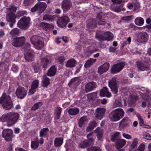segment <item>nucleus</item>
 <instances>
[{
  "mask_svg": "<svg viewBox=\"0 0 151 151\" xmlns=\"http://www.w3.org/2000/svg\"><path fill=\"white\" fill-rule=\"evenodd\" d=\"M17 10V7L13 6L7 8V11L9 13L6 14V21L10 23L9 26L11 28L13 27L16 22L15 19L17 16L15 13Z\"/></svg>",
  "mask_w": 151,
  "mask_h": 151,
  "instance_id": "f03ea898",
  "label": "nucleus"
},
{
  "mask_svg": "<svg viewBox=\"0 0 151 151\" xmlns=\"http://www.w3.org/2000/svg\"><path fill=\"white\" fill-rule=\"evenodd\" d=\"M26 39L24 37L14 38L12 41V45L16 47H21L25 43Z\"/></svg>",
  "mask_w": 151,
  "mask_h": 151,
  "instance_id": "9b49d317",
  "label": "nucleus"
},
{
  "mask_svg": "<svg viewBox=\"0 0 151 151\" xmlns=\"http://www.w3.org/2000/svg\"><path fill=\"white\" fill-rule=\"evenodd\" d=\"M107 18L106 15L103 12L98 14L96 17L97 19H98V24L101 25H104L106 23V19Z\"/></svg>",
  "mask_w": 151,
  "mask_h": 151,
  "instance_id": "dca6fc26",
  "label": "nucleus"
},
{
  "mask_svg": "<svg viewBox=\"0 0 151 151\" xmlns=\"http://www.w3.org/2000/svg\"><path fill=\"white\" fill-rule=\"evenodd\" d=\"M19 114L17 113L10 112L6 114L3 115L0 118L2 122H6L7 126H11L14 124L18 120Z\"/></svg>",
  "mask_w": 151,
  "mask_h": 151,
  "instance_id": "f257e3e1",
  "label": "nucleus"
},
{
  "mask_svg": "<svg viewBox=\"0 0 151 151\" xmlns=\"http://www.w3.org/2000/svg\"><path fill=\"white\" fill-rule=\"evenodd\" d=\"M12 70L14 72H17L18 71L19 68H18L16 66H14L12 68Z\"/></svg>",
  "mask_w": 151,
  "mask_h": 151,
  "instance_id": "338daca9",
  "label": "nucleus"
},
{
  "mask_svg": "<svg viewBox=\"0 0 151 151\" xmlns=\"http://www.w3.org/2000/svg\"><path fill=\"white\" fill-rule=\"evenodd\" d=\"M138 143L137 139V138H135L133 140L131 146L132 148H134L137 146Z\"/></svg>",
  "mask_w": 151,
  "mask_h": 151,
  "instance_id": "6e6d98bb",
  "label": "nucleus"
},
{
  "mask_svg": "<svg viewBox=\"0 0 151 151\" xmlns=\"http://www.w3.org/2000/svg\"><path fill=\"white\" fill-rule=\"evenodd\" d=\"M95 131L97 133V138L99 140H101L103 133V130L101 129L99 127H98L96 129Z\"/></svg>",
  "mask_w": 151,
  "mask_h": 151,
  "instance_id": "ea45409f",
  "label": "nucleus"
},
{
  "mask_svg": "<svg viewBox=\"0 0 151 151\" xmlns=\"http://www.w3.org/2000/svg\"><path fill=\"white\" fill-rule=\"evenodd\" d=\"M49 131V129L47 128H45L42 129L40 132V137H42L46 136Z\"/></svg>",
  "mask_w": 151,
  "mask_h": 151,
  "instance_id": "e433bc0d",
  "label": "nucleus"
},
{
  "mask_svg": "<svg viewBox=\"0 0 151 151\" xmlns=\"http://www.w3.org/2000/svg\"><path fill=\"white\" fill-rule=\"evenodd\" d=\"M92 134V133L91 132L88 134L86 136L87 139L81 141L78 145L79 147L81 148H85L93 145L94 139L91 137Z\"/></svg>",
  "mask_w": 151,
  "mask_h": 151,
  "instance_id": "423d86ee",
  "label": "nucleus"
},
{
  "mask_svg": "<svg viewBox=\"0 0 151 151\" xmlns=\"http://www.w3.org/2000/svg\"><path fill=\"white\" fill-rule=\"evenodd\" d=\"M130 123V121L127 117H124L120 122L119 125L122 127L128 126Z\"/></svg>",
  "mask_w": 151,
  "mask_h": 151,
  "instance_id": "a878e982",
  "label": "nucleus"
},
{
  "mask_svg": "<svg viewBox=\"0 0 151 151\" xmlns=\"http://www.w3.org/2000/svg\"><path fill=\"white\" fill-rule=\"evenodd\" d=\"M34 57L33 52L32 51H28L24 56L25 59L28 61H32Z\"/></svg>",
  "mask_w": 151,
  "mask_h": 151,
  "instance_id": "bb28decb",
  "label": "nucleus"
},
{
  "mask_svg": "<svg viewBox=\"0 0 151 151\" xmlns=\"http://www.w3.org/2000/svg\"><path fill=\"white\" fill-rule=\"evenodd\" d=\"M86 25L87 28L91 29L96 27L97 23L95 19L92 18L87 20Z\"/></svg>",
  "mask_w": 151,
  "mask_h": 151,
  "instance_id": "412c9836",
  "label": "nucleus"
},
{
  "mask_svg": "<svg viewBox=\"0 0 151 151\" xmlns=\"http://www.w3.org/2000/svg\"><path fill=\"white\" fill-rule=\"evenodd\" d=\"M42 102L39 101L35 104L32 107L31 109L32 110L35 111L39 107L41 106L42 105Z\"/></svg>",
  "mask_w": 151,
  "mask_h": 151,
  "instance_id": "49530a36",
  "label": "nucleus"
},
{
  "mask_svg": "<svg viewBox=\"0 0 151 151\" xmlns=\"http://www.w3.org/2000/svg\"><path fill=\"white\" fill-rule=\"evenodd\" d=\"M100 95L101 96H106L108 97H110L111 96V93L108 91L107 88L106 87H104L100 90Z\"/></svg>",
  "mask_w": 151,
  "mask_h": 151,
  "instance_id": "393cba45",
  "label": "nucleus"
},
{
  "mask_svg": "<svg viewBox=\"0 0 151 151\" xmlns=\"http://www.w3.org/2000/svg\"><path fill=\"white\" fill-rule=\"evenodd\" d=\"M13 131L12 129H4L2 132V137L7 142L11 141L13 137Z\"/></svg>",
  "mask_w": 151,
  "mask_h": 151,
  "instance_id": "f8f14e48",
  "label": "nucleus"
},
{
  "mask_svg": "<svg viewBox=\"0 0 151 151\" xmlns=\"http://www.w3.org/2000/svg\"><path fill=\"white\" fill-rule=\"evenodd\" d=\"M125 65V63L124 62L114 65L111 68V72L116 73L120 72L123 68Z\"/></svg>",
  "mask_w": 151,
  "mask_h": 151,
  "instance_id": "f3484780",
  "label": "nucleus"
},
{
  "mask_svg": "<svg viewBox=\"0 0 151 151\" xmlns=\"http://www.w3.org/2000/svg\"><path fill=\"white\" fill-rule=\"evenodd\" d=\"M122 19L124 21H128L131 19V16H129L126 17H124L122 18Z\"/></svg>",
  "mask_w": 151,
  "mask_h": 151,
  "instance_id": "0e129e2a",
  "label": "nucleus"
},
{
  "mask_svg": "<svg viewBox=\"0 0 151 151\" xmlns=\"http://www.w3.org/2000/svg\"><path fill=\"white\" fill-rule=\"evenodd\" d=\"M64 60L65 59L64 57L62 56L59 57L58 59V61L60 63H63Z\"/></svg>",
  "mask_w": 151,
  "mask_h": 151,
  "instance_id": "e2e57ef3",
  "label": "nucleus"
},
{
  "mask_svg": "<svg viewBox=\"0 0 151 151\" xmlns=\"http://www.w3.org/2000/svg\"><path fill=\"white\" fill-rule=\"evenodd\" d=\"M34 2V0H24V4L25 6H27L32 5Z\"/></svg>",
  "mask_w": 151,
  "mask_h": 151,
  "instance_id": "864d4df0",
  "label": "nucleus"
},
{
  "mask_svg": "<svg viewBox=\"0 0 151 151\" xmlns=\"http://www.w3.org/2000/svg\"><path fill=\"white\" fill-rule=\"evenodd\" d=\"M105 111V109L103 108H97L96 110V117L98 119H101L103 117Z\"/></svg>",
  "mask_w": 151,
  "mask_h": 151,
  "instance_id": "4be33fe9",
  "label": "nucleus"
},
{
  "mask_svg": "<svg viewBox=\"0 0 151 151\" xmlns=\"http://www.w3.org/2000/svg\"><path fill=\"white\" fill-rule=\"evenodd\" d=\"M143 136L144 138L147 140H151V136L148 133L144 132L143 133Z\"/></svg>",
  "mask_w": 151,
  "mask_h": 151,
  "instance_id": "603ef678",
  "label": "nucleus"
},
{
  "mask_svg": "<svg viewBox=\"0 0 151 151\" xmlns=\"http://www.w3.org/2000/svg\"><path fill=\"white\" fill-rule=\"evenodd\" d=\"M116 48L110 47L109 48V51L110 52H115L116 50Z\"/></svg>",
  "mask_w": 151,
  "mask_h": 151,
  "instance_id": "774afa93",
  "label": "nucleus"
},
{
  "mask_svg": "<svg viewBox=\"0 0 151 151\" xmlns=\"http://www.w3.org/2000/svg\"><path fill=\"white\" fill-rule=\"evenodd\" d=\"M25 50L29 51H32L31 50V48H30V44L28 43H25V46H24Z\"/></svg>",
  "mask_w": 151,
  "mask_h": 151,
  "instance_id": "5fc2aeb1",
  "label": "nucleus"
},
{
  "mask_svg": "<svg viewBox=\"0 0 151 151\" xmlns=\"http://www.w3.org/2000/svg\"><path fill=\"white\" fill-rule=\"evenodd\" d=\"M63 139L62 137L56 138L54 141V145L56 147H60L63 143Z\"/></svg>",
  "mask_w": 151,
  "mask_h": 151,
  "instance_id": "c756f323",
  "label": "nucleus"
},
{
  "mask_svg": "<svg viewBox=\"0 0 151 151\" xmlns=\"http://www.w3.org/2000/svg\"><path fill=\"white\" fill-rule=\"evenodd\" d=\"M86 52L91 54L95 52L98 51L99 50L97 48L96 46L94 45H91L86 48Z\"/></svg>",
  "mask_w": 151,
  "mask_h": 151,
  "instance_id": "c85d7f7f",
  "label": "nucleus"
},
{
  "mask_svg": "<svg viewBox=\"0 0 151 151\" xmlns=\"http://www.w3.org/2000/svg\"><path fill=\"white\" fill-rule=\"evenodd\" d=\"M39 145V142L37 141H32L31 143V147L34 150H35L38 147Z\"/></svg>",
  "mask_w": 151,
  "mask_h": 151,
  "instance_id": "de8ad7c7",
  "label": "nucleus"
},
{
  "mask_svg": "<svg viewBox=\"0 0 151 151\" xmlns=\"http://www.w3.org/2000/svg\"><path fill=\"white\" fill-rule=\"evenodd\" d=\"M89 125H91L93 128H94L96 126L97 123L95 121H93L89 123Z\"/></svg>",
  "mask_w": 151,
  "mask_h": 151,
  "instance_id": "052dcab7",
  "label": "nucleus"
},
{
  "mask_svg": "<svg viewBox=\"0 0 151 151\" xmlns=\"http://www.w3.org/2000/svg\"><path fill=\"white\" fill-rule=\"evenodd\" d=\"M30 40L36 49L41 50L44 46V42L42 40L41 38L39 36H33L30 37Z\"/></svg>",
  "mask_w": 151,
  "mask_h": 151,
  "instance_id": "39448f33",
  "label": "nucleus"
},
{
  "mask_svg": "<svg viewBox=\"0 0 151 151\" xmlns=\"http://www.w3.org/2000/svg\"><path fill=\"white\" fill-rule=\"evenodd\" d=\"M36 91V89H34V88H32L31 87V88L29 90V92H28V94L29 95H31L34 93Z\"/></svg>",
  "mask_w": 151,
  "mask_h": 151,
  "instance_id": "4d7b16f0",
  "label": "nucleus"
},
{
  "mask_svg": "<svg viewBox=\"0 0 151 151\" xmlns=\"http://www.w3.org/2000/svg\"><path fill=\"white\" fill-rule=\"evenodd\" d=\"M43 19L45 21H52L54 19V17L49 14H45L43 15Z\"/></svg>",
  "mask_w": 151,
  "mask_h": 151,
  "instance_id": "a18cd8bd",
  "label": "nucleus"
},
{
  "mask_svg": "<svg viewBox=\"0 0 151 151\" xmlns=\"http://www.w3.org/2000/svg\"><path fill=\"white\" fill-rule=\"evenodd\" d=\"M108 84L112 92L116 94L118 93L119 85L117 84L116 78H114L110 80L108 82Z\"/></svg>",
  "mask_w": 151,
  "mask_h": 151,
  "instance_id": "1a4fd4ad",
  "label": "nucleus"
},
{
  "mask_svg": "<svg viewBox=\"0 0 151 151\" xmlns=\"http://www.w3.org/2000/svg\"><path fill=\"white\" fill-rule=\"evenodd\" d=\"M136 40L139 42H145L147 40L148 35L146 32H138L136 33Z\"/></svg>",
  "mask_w": 151,
  "mask_h": 151,
  "instance_id": "4468645a",
  "label": "nucleus"
},
{
  "mask_svg": "<svg viewBox=\"0 0 151 151\" xmlns=\"http://www.w3.org/2000/svg\"><path fill=\"white\" fill-rule=\"evenodd\" d=\"M96 39L100 41L106 40L104 38H105L104 33L101 32H97L96 33Z\"/></svg>",
  "mask_w": 151,
  "mask_h": 151,
  "instance_id": "58836bf2",
  "label": "nucleus"
},
{
  "mask_svg": "<svg viewBox=\"0 0 151 151\" xmlns=\"http://www.w3.org/2000/svg\"><path fill=\"white\" fill-rule=\"evenodd\" d=\"M97 93L93 92L87 94V96L89 99H95L97 96Z\"/></svg>",
  "mask_w": 151,
  "mask_h": 151,
  "instance_id": "09e8293b",
  "label": "nucleus"
},
{
  "mask_svg": "<svg viewBox=\"0 0 151 151\" xmlns=\"http://www.w3.org/2000/svg\"><path fill=\"white\" fill-rule=\"evenodd\" d=\"M76 61L74 59H69L65 65L66 67L72 68L76 66Z\"/></svg>",
  "mask_w": 151,
  "mask_h": 151,
  "instance_id": "cd10ccee",
  "label": "nucleus"
},
{
  "mask_svg": "<svg viewBox=\"0 0 151 151\" xmlns=\"http://www.w3.org/2000/svg\"><path fill=\"white\" fill-rule=\"evenodd\" d=\"M56 73V69L55 66H52L48 70L47 75L50 77L53 76Z\"/></svg>",
  "mask_w": 151,
  "mask_h": 151,
  "instance_id": "2f4dec72",
  "label": "nucleus"
},
{
  "mask_svg": "<svg viewBox=\"0 0 151 151\" xmlns=\"http://www.w3.org/2000/svg\"><path fill=\"white\" fill-rule=\"evenodd\" d=\"M50 84V79L47 77L45 75L43 77L42 86L47 88Z\"/></svg>",
  "mask_w": 151,
  "mask_h": 151,
  "instance_id": "7c9ffc66",
  "label": "nucleus"
},
{
  "mask_svg": "<svg viewBox=\"0 0 151 151\" xmlns=\"http://www.w3.org/2000/svg\"><path fill=\"white\" fill-rule=\"evenodd\" d=\"M105 38H104L106 40H110L112 39L113 35L112 33L109 32H107L104 33Z\"/></svg>",
  "mask_w": 151,
  "mask_h": 151,
  "instance_id": "a19ab883",
  "label": "nucleus"
},
{
  "mask_svg": "<svg viewBox=\"0 0 151 151\" xmlns=\"http://www.w3.org/2000/svg\"><path fill=\"white\" fill-rule=\"evenodd\" d=\"M124 112L122 109L118 108L112 111L109 114V117L111 121L116 122L124 116Z\"/></svg>",
  "mask_w": 151,
  "mask_h": 151,
  "instance_id": "20e7f679",
  "label": "nucleus"
},
{
  "mask_svg": "<svg viewBox=\"0 0 151 151\" xmlns=\"http://www.w3.org/2000/svg\"><path fill=\"white\" fill-rule=\"evenodd\" d=\"M137 65L138 68L141 71L148 70L150 68L149 62L147 61L142 62H138L137 63Z\"/></svg>",
  "mask_w": 151,
  "mask_h": 151,
  "instance_id": "ddd939ff",
  "label": "nucleus"
},
{
  "mask_svg": "<svg viewBox=\"0 0 151 151\" xmlns=\"http://www.w3.org/2000/svg\"><path fill=\"white\" fill-rule=\"evenodd\" d=\"M87 121L86 116H83L78 121V125L80 127H82L85 124Z\"/></svg>",
  "mask_w": 151,
  "mask_h": 151,
  "instance_id": "c9c22d12",
  "label": "nucleus"
},
{
  "mask_svg": "<svg viewBox=\"0 0 151 151\" xmlns=\"http://www.w3.org/2000/svg\"><path fill=\"white\" fill-rule=\"evenodd\" d=\"M47 5L45 2H38L34 6L31 8V11L32 12H34L38 10L40 12H42L46 9Z\"/></svg>",
  "mask_w": 151,
  "mask_h": 151,
  "instance_id": "6e6552de",
  "label": "nucleus"
},
{
  "mask_svg": "<svg viewBox=\"0 0 151 151\" xmlns=\"http://www.w3.org/2000/svg\"><path fill=\"white\" fill-rule=\"evenodd\" d=\"M109 64L108 63H106L99 68L98 72L100 75L106 72L109 69Z\"/></svg>",
  "mask_w": 151,
  "mask_h": 151,
  "instance_id": "aec40b11",
  "label": "nucleus"
},
{
  "mask_svg": "<svg viewBox=\"0 0 151 151\" xmlns=\"http://www.w3.org/2000/svg\"><path fill=\"white\" fill-rule=\"evenodd\" d=\"M69 21L70 19L68 16L65 15L59 18L57 23L59 27H63L66 26Z\"/></svg>",
  "mask_w": 151,
  "mask_h": 151,
  "instance_id": "9d476101",
  "label": "nucleus"
},
{
  "mask_svg": "<svg viewBox=\"0 0 151 151\" xmlns=\"http://www.w3.org/2000/svg\"><path fill=\"white\" fill-rule=\"evenodd\" d=\"M96 59H93L90 58L87 60L84 64V67L85 68H87L90 67L96 61Z\"/></svg>",
  "mask_w": 151,
  "mask_h": 151,
  "instance_id": "473e14b6",
  "label": "nucleus"
},
{
  "mask_svg": "<svg viewBox=\"0 0 151 151\" xmlns=\"http://www.w3.org/2000/svg\"><path fill=\"white\" fill-rule=\"evenodd\" d=\"M122 0H111V1L114 4H119L121 3Z\"/></svg>",
  "mask_w": 151,
  "mask_h": 151,
  "instance_id": "680f3d73",
  "label": "nucleus"
},
{
  "mask_svg": "<svg viewBox=\"0 0 151 151\" xmlns=\"http://www.w3.org/2000/svg\"><path fill=\"white\" fill-rule=\"evenodd\" d=\"M126 141L123 139H119L115 142V146L117 149H119L123 147L126 144Z\"/></svg>",
  "mask_w": 151,
  "mask_h": 151,
  "instance_id": "5701e85b",
  "label": "nucleus"
},
{
  "mask_svg": "<svg viewBox=\"0 0 151 151\" xmlns=\"http://www.w3.org/2000/svg\"><path fill=\"white\" fill-rule=\"evenodd\" d=\"M20 33V30L17 28H15L12 29L10 32V34L12 36H14L18 35Z\"/></svg>",
  "mask_w": 151,
  "mask_h": 151,
  "instance_id": "c03bdc74",
  "label": "nucleus"
},
{
  "mask_svg": "<svg viewBox=\"0 0 151 151\" xmlns=\"http://www.w3.org/2000/svg\"><path fill=\"white\" fill-rule=\"evenodd\" d=\"M40 65L44 69L47 68L48 66L50 65V61L46 58H42L41 60Z\"/></svg>",
  "mask_w": 151,
  "mask_h": 151,
  "instance_id": "b1692460",
  "label": "nucleus"
},
{
  "mask_svg": "<svg viewBox=\"0 0 151 151\" xmlns=\"http://www.w3.org/2000/svg\"><path fill=\"white\" fill-rule=\"evenodd\" d=\"M122 135L124 138L128 139H130L132 138V136L129 134L123 133Z\"/></svg>",
  "mask_w": 151,
  "mask_h": 151,
  "instance_id": "bf43d9fd",
  "label": "nucleus"
},
{
  "mask_svg": "<svg viewBox=\"0 0 151 151\" xmlns=\"http://www.w3.org/2000/svg\"><path fill=\"white\" fill-rule=\"evenodd\" d=\"M114 104L116 105V107H119L121 105V102L118 100H115Z\"/></svg>",
  "mask_w": 151,
  "mask_h": 151,
  "instance_id": "69168bd1",
  "label": "nucleus"
},
{
  "mask_svg": "<svg viewBox=\"0 0 151 151\" xmlns=\"http://www.w3.org/2000/svg\"><path fill=\"white\" fill-rule=\"evenodd\" d=\"M72 2L70 0H63L61 4V7L64 11L67 12L71 7Z\"/></svg>",
  "mask_w": 151,
  "mask_h": 151,
  "instance_id": "a211bd4d",
  "label": "nucleus"
},
{
  "mask_svg": "<svg viewBox=\"0 0 151 151\" xmlns=\"http://www.w3.org/2000/svg\"><path fill=\"white\" fill-rule=\"evenodd\" d=\"M40 26L45 31L47 30L51 27L50 24L45 22L41 23L40 24Z\"/></svg>",
  "mask_w": 151,
  "mask_h": 151,
  "instance_id": "79ce46f5",
  "label": "nucleus"
},
{
  "mask_svg": "<svg viewBox=\"0 0 151 151\" xmlns=\"http://www.w3.org/2000/svg\"><path fill=\"white\" fill-rule=\"evenodd\" d=\"M87 151H101L100 148L97 146L92 147L87 149Z\"/></svg>",
  "mask_w": 151,
  "mask_h": 151,
  "instance_id": "3c124183",
  "label": "nucleus"
},
{
  "mask_svg": "<svg viewBox=\"0 0 151 151\" xmlns=\"http://www.w3.org/2000/svg\"><path fill=\"white\" fill-rule=\"evenodd\" d=\"M79 111V109L76 108H70L68 110V114L71 115H76Z\"/></svg>",
  "mask_w": 151,
  "mask_h": 151,
  "instance_id": "f704fd0d",
  "label": "nucleus"
},
{
  "mask_svg": "<svg viewBox=\"0 0 151 151\" xmlns=\"http://www.w3.org/2000/svg\"><path fill=\"white\" fill-rule=\"evenodd\" d=\"M16 93L18 98L21 99L24 98L27 94V91L22 87H20L16 89Z\"/></svg>",
  "mask_w": 151,
  "mask_h": 151,
  "instance_id": "2eb2a0df",
  "label": "nucleus"
},
{
  "mask_svg": "<svg viewBox=\"0 0 151 151\" xmlns=\"http://www.w3.org/2000/svg\"><path fill=\"white\" fill-rule=\"evenodd\" d=\"M30 21L29 17H23L18 22L17 26L22 29H26L29 26Z\"/></svg>",
  "mask_w": 151,
  "mask_h": 151,
  "instance_id": "0eeeda50",
  "label": "nucleus"
},
{
  "mask_svg": "<svg viewBox=\"0 0 151 151\" xmlns=\"http://www.w3.org/2000/svg\"><path fill=\"white\" fill-rule=\"evenodd\" d=\"M120 134L119 132H117L112 133L111 137V140L116 142L117 139H119V136Z\"/></svg>",
  "mask_w": 151,
  "mask_h": 151,
  "instance_id": "72a5a7b5",
  "label": "nucleus"
},
{
  "mask_svg": "<svg viewBox=\"0 0 151 151\" xmlns=\"http://www.w3.org/2000/svg\"><path fill=\"white\" fill-rule=\"evenodd\" d=\"M0 104H2L4 108L6 110H9L13 106L10 97L5 93H3L0 97Z\"/></svg>",
  "mask_w": 151,
  "mask_h": 151,
  "instance_id": "7ed1b4c3",
  "label": "nucleus"
},
{
  "mask_svg": "<svg viewBox=\"0 0 151 151\" xmlns=\"http://www.w3.org/2000/svg\"><path fill=\"white\" fill-rule=\"evenodd\" d=\"M62 111V109L60 107H58L56 108L54 112L55 118L58 119L60 118V116Z\"/></svg>",
  "mask_w": 151,
  "mask_h": 151,
  "instance_id": "4c0bfd02",
  "label": "nucleus"
},
{
  "mask_svg": "<svg viewBox=\"0 0 151 151\" xmlns=\"http://www.w3.org/2000/svg\"><path fill=\"white\" fill-rule=\"evenodd\" d=\"M26 13L25 11H19L17 13V16L19 17H20L21 16H22L23 15H24Z\"/></svg>",
  "mask_w": 151,
  "mask_h": 151,
  "instance_id": "13d9d810",
  "label": "nucleus"
},
{
  "mask_svg": "<svg viewBox=\"0 0 151 151\" xmlns=\"http://www.w3.org/2000/svg\"><path fill=\"white\" fill-rule=\"evenodd\" d=\"M39 83V81L38 80H35L32 82L31 87L34 88V89H36L38 87Z\"/></svg>",
  "mask_w": 151,
  "mask_h": 151,
  "instance_id": "8fccbe9b",
  "label": "nucleus"
},
{
  "mask_svg": "<svg viewBox=\"0 0 151 151\" xmlns=\"http://www.w3.org/2000/svg\"><path fill=\"white\" fill-rule=\"evenodd\" d=\"M134 21L135 23L137 25H142L144 23L143 19L140 17H139L136 18Z\"/></svg>",
  "mask_w": 151,
  "mask_h": 151,
  "instance_id": "37998d69",
  "label": "nucleus"
},
{
  "mask_svg": "<svg viewBox=\"0 0 151 151\" xmlns=\"http://www.w3.org/2000/svg\"><path fill=\"white\" fill-rule=\"evenodd\" d=\"M96 85L93 81L89 82L86 84L85 86V89L86 93L89 92L96 88Z\"/></svg>",
  "mask_w": 151,
  "mask_h": 151,
  "instance_id": "6ab92c4d",
  "label": "nucleus"
}]
</instances>
